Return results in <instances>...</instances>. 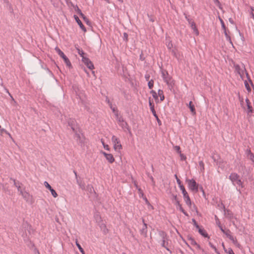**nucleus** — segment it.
<instances>
[{"label": "nucleus", "mask_w": 254, "mask_h": 254, "mask_svg": "<svg viewBox=\"0 0 254 254\" xmlns=\"http://www.w3.org/2000/svg\"><path fill=\"white\" fill-rule=\"evenodd\" d=\"M85 190L89 192L90 193H93L95 196H97V193L95 192L93 186L91 185L88 184L86 187L85 186Z\"/></svg>", "instance_id": "20"}, {"label": "nucleus", "mask_w": 254, "mask_h": 254, "mask_svg": "<svg viewBox=\"0 0 254 254\" xmlns=\"http://www.w3.org/2000/svg\"><path fill=\"white\" fill-rule=\"evenodd\" d=\"M159 234L160 236L162 238V240L167 239V235L165 232L163 231H160L159 232Z\"/></svg>", "instance_id": "30"}, {"label": "nucleus", "mask_w": 254, "mask_h": 254, "mask_svg": "<svg viewBox=\"0 0 254 254\" xmlns=\"http://www.w3.org/2000/svg\"><path fill=\"white\" fill-rule=\"evenodd\" d=\"M154 85V81L153 79H151L150 80L148 81V86L149 89H152Z\"/></svg>", "instance_id": "39"}, {"label": "nucleus", "mask_w": 254, "mask_h": 254, "mask_svg": "<svg viewBox=\"0 0 254 254\" xmlns=\"http://www.w3.org/2000/svg\"><path fill=\"white\" fill-rule=\"evenodd\" d=\"M112 141L114 144V148L116 151H119L122 149V145L121 144L120 140L115 135L112 137Z\"/></svg>", "instance_id": "4"}, {"label": "nucleus", "mask_w": 254, "mask_h": 254, "mask_svg": "<svg viewBox=\"0 0 254 254\" xmlns=\"http://www.w3.org/2000/svg\"><path fill=\"white\" fill-rule=\"evenodd\" d=\"M1 133H5L6 134H8L9 135H10V134L4 128H0Z\"/></svg>", "instance_id": "59"}, {"label": "nucleus", "mask_w": 254, "mask_h": 254, "mask_svg": "<svg viewBox=\"0 0 254 254\" xmlns=\"http://www.w3.org/2000/svg\"><path fill=\"white\" fill-rule=\"evenodd\" d=\"M76 245L78 248L79 251L82 254H85V252L83 250V249L81 247V245L78 243L77 240H76L75 242Z\"/></svg>", "instance_id": "31"}, {"label": "nucleus", "mask_w": 254, "mask_h": 254, "mask_svg": "<svg viewBox=\"0 0 254 254\" xmlns=\"http://www.w3.org/2000/svg\"><path fill=\"white\" fill-rule=\"evenodd\" d=\"M231 231L229 229H227L225 231V233H223L227 238H229V236H231Z\"/></svg>", "instance_id": "48"}, {"label": "nucleus", "mask_w": 254, "mask_h": 254, "mask_svg": "<svg viewBox=\"0 0 254 254\" xmlns=\"http://www.w3.org/2000/svg\"><path fill=\"white\" fill-rule=\"evenodd\" d=\"M83 20H84V22L86 23V24H87V25H89V26H90V25H91V22L90 21V20L88 19V18H87V17H86V18H84Z\"/></svg>", "instance_id": "51"}, {"label": "nucleus", "mask_w": 254, "mask_h": 254, "mask_svg": "<svg viewBox=\"0 0 254 254\" xmlns=\"http://www.w3.org/2000/svg\"><path fill=\"white\" fill-rule=\"evenodd\" d=\"M167 75L168 76V78L165 79L164 81L166 82L167 84L169 86L170 89L173 88L175 85V81L172 79V77L170 76L168 72H166Z\"/></svg>", "instance_id": "11"}, {"label": "nucleus", "mask_w": 254, "mask_h": 254, "mask_svg": "<svg viewBox=\"0 0 254 254\" xmlns=\"http://www.w3.org/2000/svg\"><path fill=\"white\" fill-rule=\"evenodd\" d=\"M139 59L141 61H143L145 60V58L144 57L142 52L139 56Z\"/></svg>", "instance_id": "56"}, {"label": "nucleus", "mask_w": 254, "mask_h": 254, "mask_svg": "<svg viewBox=\"0 0 254 254\" xmlns=\"http://www.w3.org/2000/svg\"><path fill=\"white\" fill-rule=\"evenodd\" d=\"M76 49L78 52V54L82 57V58H83V57H84L85 53L82 50L80 49L79 47H76Z\"/></svg>", "instance_id": "34"}, {"label": "nucleus", "mask_w": 254, "mask_h": 254, "mask_svg": "<svg viewBox=\"0 0 254 254\" xmlns=\"http://www.w3.org/2000/svg\"><path fill=\"white\" fill-rule=\"evenodd\" d=\"M79 15H80V16L83 19H84V18H86V17L83 14V13L81 12H79Z\"/></svg>", "instance_id": "64"}, {"label": "nucleus", "mask_w": 254, "mask_h": 254, "mask_svg": "<svg viewBox=\"0 0 254 254\" xmlns=\"http://www.w3.org/2000/svg\"><path fill=\"white\" fill-rule=\"evenodd\" d=\"M224 34H225V36L226 37V38L227 40H228L229 41H230V42L231 43H232V42H231V37L227 33V30L225 29V30H224Z\"/></svg>", "instance_id": "40"}, {"label": "nucleus", "mask_w": 254, "mask_h": 254, "mask_svg": "<svg viewBox=\"0 0 254 254\" xmlns=\"http://www.w3.org/2000/svg\"><path fill=\"white\" fill-rule=\"evenodd\" d=\"M219 20H220V23H221L222 29L224 30H225V29H226V26L225 25V23H224L223 20L221 18H220V17H219Z\"/></svg>", "instance_id": "45"}, {"label": "nucleus", "mask_w": 254, "mask_h": 254, "mask_svg": "<svg viewBox=\"0 0 254 254\" xmlns=\"http://www.w3.org/2000/svg\"><path fill=\"white\" fill-rule=\"evenodd\" d=\"M82 61L89 69L92 70L94 68L93 64L89 58L86 57H83Z\"/></svg>", "instance_id": "7"}, {"label": "nucleus", "mask_w": 254, "mask_h": 254, "mask_svg": "<svg viewBox=\"0 0 254 254\" xmlns=\"http://www.w3.org/2000/svg\"><path fill=\"white\" fill-rule=\"evenodd\" d=\"M226 253L228 254H235L233 250L230 248L228 249V251Z\"/></svg>", "instance_id": "55"}, {"label": "nucleus", "mask_w": 254, "mask_h": 254, "mask_svg": "<svg viewBox=\"0 0 254 254\" xmlns=\"http://www.w3.org/2000/svg\"><path fill=\"white\" fill-rule=\"evenodd\" d=\"M175 177L176 179L177 183L178 185H179L180 189L182 187H184L181 181L178 178V177L176 174L175 175Z\"/></svg>", "instance_id": "35"}, {"label": "nucleus", "mask_w": 254, "mask_h": 254, "mask_svg": "<svg viewBox=\"0 0 254 254\" xmlns=\"http://www.w3.org/2000/svg\"><path fill=\"white\" fill-rule=\"evenodd\" d=\"M174 148H175V150L179 153H181V148L179 146H175L174 147Z\"/></svg>", "instance_id": "52"}, {"label": "nucleus", "mask_w": 254, "mask_h": 254, "mask_svg": "<svg viewBox=\"0 0 254 254\" xmlns=\"http://www.w3.org/2000/svg\"><path fill=\"white\" fill-rule=\"evenodd\" d=\"M175 205L177 206V208L179 209L181 211H182L184 210V208L182 207V205L180 204L179 201H177L175 202Z\"/></svg>", "instance_id": "38"}, {"label": "nucleus", "mask_w": 254, "mask_h": 254, "mask_svg": "<svg viewBox=\"0 0 254 254\" xmlns=\"http://www.w3.org/2000/svg\"><path fill=\"white\" fill-rule=\"evenodd\" d=\"M209 245L211 248L214 250L216 253H217V254H220L219 252L217 251V249H216V247L214 246L211 242H209Z\"/></svg>", "instance_id": "41"}, {"label": "nucleus", "mask_w": 254, "mask_h": 254, "mask_svg": "<svg viewBox=\"0 0 254 254\" xmlns=\"http://www.w3.org/2000/svg\"><path fill=\"white\" fill-rule=\"evenodd\" d=\"M118 122L121 124L125 121L122 116L119 117L117 118Z\"/></svg>", "instance_id": "49"}, {"label": "nucleus", "mask_w": 254, "mask_h": 254, "mask_svg": "<svg viewBox=\"0 0 254 254\" xmlns=\"http://www.w3.org/2000/svg\"><path fill=\"white\" fill-rule=\"evenodd\" d=\"M145 78L146 81H149L150 75L148 74H145Z\"/></svg>", "instance_id": "63"}, {"label": "nucleus", "mask_w": 254, "mask_h": 254, "mask_svg": "<svg viewBox=\"0 0 254 254\" xmlns=\"http://www.w3.org/2000/svg\"><path fill=\"white\" fill-rule=\"evenodd\" d=\"M167 239L162 240V242L161 244V246L165 248L168 251L170 252V254L172 253L171 251L167 247L168 245V242H166Z\"/></svg>", "instance_id": "24"}, {"label": "nucleus", "mask_w": 254, "mask_h": 254, "mask_svg": "<svg viewBox=\"0 0 254 254\" xmlns=\"http://www.w3.org/2000/svg\"><path fill=\"white\" fill-rule=\"evenodd\" d=\"M55 50L58 55L63 59L66 66L69 68H71V64L68 58L64 55V54L58 47L55 48Z\"/></svg>", "instance_id": "3"}, {"label": "nucleus", "mask_w": 254, "mask_h": 254, "mask_svg": "<svg viewBox=\"0 0 254 254\" xmlns=\"http://www.w3.org/2000/svg\"><path fill=\"white\" fill-rule=\"evenodd\" d=\"M44 184L45 187L51 191V194L53 196V197H57L58 196V194L56 192V190L52 188V187L47 182H44Z\"/></svg>", "instance_id": "13"}, {"label": "nucleus", "mask_w": 254, "mask_h": 254, "mask_svg": "<svg viewBox=\"0 0 254 254\" xmlns=\"http://www.w3.org/2000/svg\"><path fill=\"white\" fill-rule=\"evenodd\" d=\"M240 175L236 173H232L229 176V179L231 181L232 184L236 186H238L241 188H244V182L240 179Z\"/></svg>", "instance_id": "1"}, {"label": "nucleus", "mask_w": 254, "mask_h": 254, "mask_svg": "<svg viewBox=\"0 0 254 254\" xmlns=\"http://www.w3.org/2000/svg\"><path fill=\"white\" fill-rule=\"evenodd\" d=\"M67 124L68 126L70 127L73 131H75V130H77V128L76 127V122L75 119H69L67 121Z\"/></svg>", "instance_id": "10"}, {"label": "nucleus", "mask_w": 254, "mask_h": 254, "mask_svg": "<svg viewBox=\"0 0 254 254\" xmlns=\"http://www.w3.org/2000/svg\"><path fill=\"white\" fill-rule=\"evenodd\" d=\"M153 115L154 116V117L155 118V119H156L157 121V123L158 124V125L159 126H161L162 123H161V121H160V120L158 118V115H157L156 113V111L155 110V109L153 110H151V111Z\"/></svg>", "instance_id": "25"}, {"label": "nucleus", "mask_w": 254, "mask_h": 254, "mask_svg": "<svg viewBox=\"0 0 254 254\" xmlns=\"http://www.w3.org/2000/svg\"><path fill=\"white\" fill-rule=\"evenodd\" d=\"M172 196L173 197V199L175 201V202H176L177 201H179L177 195L173 194Z\"/></svg>", "instance_id": "62"}, {"label": "nucleus", "mask_w": 254, "mask_h": 254, "mask_svg": "<svg viewBox=\"0 0 254 254\" xmlns=\"http://www.w3.org/2000/svg\"><path fill=\"white\" fill-rule=\"evenodd\" d=\"M120 126L122 127L123 129H126L130 135H132L130 127H129V126H128V124L127 123V122L124 121V122L120 124Z\"/></svg>", "instance_id": "17"}, {"label": "nucleus", "mask_w": 254, "mask_h": 254, "mask_svg": "<svg viewBox=\"0 0 254 254\" xmlns=\"http://www.w3.org/2000/svg\"><path fill=\"white\" fill-rule=\"evenodd\" d=\"M100 227L101 229L103 231V233L104 234H106L108 232V230L106 226L104 224H101L100 226Z\"/></svg>", "instance_id": "27"}, {"label": "nucleus", "mask_w": 254, "mask_h": 254, "mask_svg": "<svg viewBox=\"0 0 254 254\" xmlns=\"http://www.w3.org/2000/svg\"><path fill=\"white\" fill-rule=\"evenodd\" d=\"M148 15V17H149V21H151V22H154V18L152 17L151 16L149 15V14H147Z\"/></svg>", "instance_id": "61"}, {"label": "nucleus", "mask_w": 254, "mask_h": 254, "mask_svg": "<svg viewBox=\"0 0 254 254\" xmlns=\"http://www.w3.org/2000/svg\"><path fill=\"white\" fill-rule=\"evenodd\" d=\"M198 233L202 236L204 238H209V237L206 232V231L202 227V226L200 227L197 229Z\"/></svg>", "instance_id": "21"}, {"label": "nucleus", "mask_w": 254, "mask_h": 254, "mask_svg": "<svg viewBox=\"0 0 254 254\" xmlns=\"http://www.w3.org/2000/svg\"><path fill=\"white\" fill-rule=\"evenodd\" d=\"M235 70L240 75L243 73V70L241 68V67L238 64L234 65Z\"/></svg>", "instance_id": "26"}, {"label": "nucleus", "mask_w": 254, "mask_h": 254, "mask_svg": "<svg viewBox=\"0 0 254 254\" xmlns=\"http://www.w3.org/2000/svg\"><path fill=\"white\" fill-rule=\"evenodd\" d=\"M186 181L188 183V188L191 191L195 193L198 191L199 184L194 179L187 178Z\"/></svg>", "instance_id": "2"}, {"label": "nucleus", "mask_w": 254, "mask_h": 254, "mask_svg": "<svg viewBox=\"0 0 254 254\" xmlns=\"http://www.w3.org/2000/svg\"><path fill=\"white\" fill-rule=\"evenodd\" d=\"M247 153L248 157L254 162V154L251 152L250 149L247 150Z\"/></svg>", "instance_id": "23"}, {"label": "nucleus", "mask_w": 254, "mask_h": 254, "mask_svg": "<svg viewBox=\"0 0 254 254\" xmlns=\"http://www.w3.org/2000/svg\"><path fill=\"white\" fill-rule=\"evenodd\" d=\"M127 38H128V34L127 33L125 32L124 33L123 40L127 42L128 40Z\"/></svg>", "instance_id": "53"}, {"label": "nucleus", "mask_w": 254, "mask_h": 254, "mask_svg": "<svg viewBox=\"0 0 254 254\" xmlns=\"http://www.w3.org/2000/svg\"><path fill=\"white\" fill-rule=\"evenodd\" d=\"M142 222L143 224V228L140 230V234L144 236L145 237H147V224L145 223L144 219L142 218Z\"/></svg>", "instance_id": "19"}, {"label": "nucleus", "mask_w": 254, "mask_h": 254, "mask_svg": "<svg viewBox=\"0 0 254 254\" xmlns=\"http://www.w3.org/2000/svg\"><path fill=\"white\" fill-rule=\"evenodd\" d=\"M103 147H104V149H105L107 150H110L109 146L107 144H103Z\"/></svg>", "instance_id": "60"}, {"label": "nucleus", "mask_w": 254, "mask_h": 254, "mask_svg": "<svg viewBox=\"0 0 254 254\" xmlns=\"http://www.w3.org/2000/svg\"><path fill=\"white\" fill-rule=\"evenodd\" d=\"M180 190L182 191L186 204L188 205L189 206H190L191 205V200L187 191L185 189V187H182L181 188H180Z\"/></svg>", "instance_id": "5"}, {"label": "nucleus", "mask_w": 254, "mask_h": 254, "mask_svg": "<svg viewBox=\"0 0 254 254\" xmlns=\"http://www.w3.org/2000/svg\"><path fill=\"white\" fill-rule=\"evenodd\" d=\"M215 217L217 218V219L218 220V222H217V225L219 227V228H220V229L221 230V231L223 232V233H225V230L223 229V227L221 226V223H220V222L218 219V218L217 217V216L216 215H215Z\"/></svg>", "instance_id": "36"}, {"label": "nucleus", "mask_w": 254, "mask_h": 254, "mask_svg": "<svg viewBox=\"0 0 254 254\" xmlns=\"http://www.w3.org/2000/svg\"><path fill=\"white\" fill-rule=\"evenodd\" d=\"M223 205V208L224 211V215L227 218L231 219L233 218V213L229 209H226L224 205Z\"/></svg>", "instance_id": "16"}, {"label": "nucleus", "mask_w": 254, "mask_h": 254, "mask_svg": "<svg viewBox=\"0 0 254 254\" xmlns=\"http://www.w3.org/2000/svg\"><path fill=\"white\" fill-rule=\"evenodd\" d=\"M245 86L248 92L251 91V88L247 81H245Z\"/></svg>", "instance_id": "43"}, {"label": "nucleus", "mask_w": 254, "mask_h": 254, "mask_svg": "<svg viewBox=\"0 0 254 254\" xmlns=\"http://www.w3.org/2000/svg\"><path fill=\"white\" fill-rule=\"evenodd\" d=\"M192 222L193 223V225L196 227L197 229L200 227L199 226V225L197 224L196 220L194 218L192 219Z\"/></svg>", "instance_id": "47"}, {"label": "nucleus", "mask_w": 254, "mask_h": 254, "mask_svg": "<svg viewBox=\"0 0 254 254\" xmlns=\"http://www.w3.org/2000/svg\"><path fill=\"white\" fill-rule=\"evenodd\" d=\"M149 105L151 111L155 109L154 104L153 103L152 99H151V97L149 98Z\"/></svg>", "instance_id": "33"}, {"label": "nucleus", "mask_w": 254, "mask_h": 254, "mask_svg": "<svg viewBox=\"0 0 254 254\" xmlns=\"http://www.w3.org/2000/svg\"><path fill=\"white\" fill-rule=\"evenodd\" d=\"M158 95L160 96L161 101H162L165 99V96L163 94V91L162 90L159 89L158 90Z\"/></svg>", "instance_id": "28"}, {"label": "nucleus", "mask_w": 254, "mask_h": 254, "mask_svg": "<svg viewBox=\"0 0 254 254\" xmlns=\"http://www.w3.org/2000/svg\"><path fill=\"white\" fill-rule=\"evenodd\" d=\"M199 165L200 167L201 171H203L204 170V164L202 161H200L199 162Z\"/></svg>", "instance_id": "44"}, {"label": "nucleus", "mask_w": 254, "mask_h": 254, "mask_svg": "<svg viewBox=\"0 0 254 254\" xmlns=\"http://www.w3.org/2000/svg\"><path fill=\"white\" fill-rule=\"evenodd\" d=\"M246 102L247 104V113L248 114H252L254 113V111L253 108V107L251 106V103L250 100L248 98L246 99Z\"/></svg>", "instance_id": "15"}, {"label": "nucleus", "mask_w": 254, "mask_h": 254, "mask_svg": "<svg viewBox=\"0 0 254 254\" xmlns=\"http://www.w3.org/2000/svg\"><path fill=\"white\" fill-rule=\"evenodd\" d=\"M214 1V2L216 4V5L218 6V7L220 8V9H222V7H221V3L220 2V1L218 0H213Z\"/></svg>", "instance_id": "46"}, {"label": "nucleus", "mask_w": 254, "mask_h": 254, "mask_svg": "<svg viewBox=\"0 0 254 254\" xmlns=\"http://www.w3.org/2000/svg\"><path fill=\"white\" fill-rule=\"evenodd\" d=\"M231 241H232L233 243L235 245H239L236 238H234L232 235L229 236L228 238Z\"/></svg>", "instance_id": "32"}, {"label": "nucleus", "mask_w": 254, "mask_h": 254, "mask_svg": "<svg viewBox=\"0 0 254 254\" xmlns=\"http://www.w3.org/2000/svg\"><path fill=\"white\" fill-rule=\"evenodd\" d=\"M166 72H168V71L166 70H164V71H162V73H161L162 77L163 78V80L164 81L165 80V79H166V78H168V76L167 75Z\"/></svg>", "instance_id": "42"}, {"label": "nucleus", "mask_w": 254, "mask_h": 254, "mask_svg": "<svg viewBox=\"0 0 254 254\" xmlns=\"http://www.w3.org/2000/svg\"><path fill=\"white\" fill-rule=\"evenodd\" d=\"M188 240L190 241V244L192 245H197L196 242L194 240V239L190 236H188Z\"/></svg>", "instance_id": "37"}, {"label": "nucleus", "mask_w": 254, "mask_h": 254, "mask_svg": "<svg viewBox=\"0 0 254 254\" xmlns=\"http://www.w3.org/2000/svg\"><path fill=\"white\" fill-rule=\"evenodd\" d=\"M150 93L152 94L153 97L154 98V99L155 100L156 102H157L158 101V93H157L156 92V91H155L154 90H152L151 91H150Z\"/></svg>", "instance_id": "29"}, {"label": "nucleus", "mask_w": 254, "mask_h": 254, "mask_svg": "<svg viewBox=\"0 0 254 254\" xmlns=\"http://www.w3.org/2000/svg\"><path fill=\"white\" fill-rule=\"evenodd\" d=\"M185 15V18L188 21L190 25L191 28L193 29V31L196 33V35H198L199 32L196 27L195 23L194 21H192L191 19H190L187 15Z\"/></svg>", "instance_id": "9"}, {"label": "nucleus", "mask_w": 254, "mask_h": 254, "mask_svg": "<svg viewBox=\"0 0 254 254\" xmlns=\"http://www.w3.org/2000/svg\"><path fill=\"white\" fill-rule=\"evenodd\" d=\"M73 17H74V18L75 20L76 21V22L77 23L78 25L79 26L80 28L84 32H86V29L85 27L84 26V25L82 24L81 21L79 19L78 17L76 15H74Z\"/></svg>", "instance_id": "18"}, {"label": "nucleus", "mask_w": 254, "mask_h": 254, "mask_svg": "<svg viewBox=\"0 0 254 254\" xmlns=\"http://www.w3.org/2000/svg\"><path fill=\"white\" fill-rule=\"evenodd\" d=\"M167 47L168 49H171L173 47V44H172V42H169L167 44Z\"/></svg>", "instance_id": "57"}, {"label": "nucleus", "mask_w": 254, "mask_h": 254, "mask_svg": "<svg viewBox=\"0 0 254 254\" xmlns=\"http://www.w3.org/2000/svg\"><path fill=\"white\" fill-rule=\"evenodd\" d=\"M74 9L78 14H79V12H82L81 10L79 8V7H78V6L77 5H75Z\"/></svg>", "instance_id": "54"}, {"label": "nucleus", "mask_w": 254, "mask_h": 254, "mask_svg": "<svg viewBox=\"0 0 254 254\" xmlns=\"http://www.w3.org/2000/svg\"><path fill=\"white\" fill-rule=\"evenodd\" d=\"M188 107L190 108V112H191V114L193 115H194L196 114L195 112V109L194 105H193L192 101H190L188 105H187Z\"/></svg>", "instance_id": "22"}, {"label": "nucleus", "mask_w": 254, "mask_h": 254, "mask_svg": "<svg viewBox=\"0 0 254 254\" xmlns=\"http://www.w3.org/2000/svg\"><path fill=\"white\" fill-rule=\"evenodd\" d=\"M73 173L75 176L76 183L78 184L79 188H80L82 190H85V184L83 180V179L77 175V172L75 171L74 170Z\"/></svg>", "instance_id": "6"}, {"label": "nucleus", "mask_w": 254, "mask_h": 254, "mask_svg": "<svg viewBox=\"0 0 254 254\" xmlns=\"http://www.w3.org/2000/svg\"><path fill=\"white\" fill-rule=\"evenodd\" d=\"M101 153L110 163H112L115 161V159L112 154H108L104 151H102Z\"/></svg>", "instance_id": "14"}, {"label": "nucleus", "mask_w": 254, "mask_h": 254, "mask_svg": "<svg viewBox=\"0 0 254 254\" xmlns=\"http://www.w3.org/2000/svg\"><path fill=\"white\" fill-rule=\"evenodd\" d=\"M73 132L75 133L74 135V138L77 141L78 144H80L81 145H82L84 142L83 137H81L80 133L78 132V131L77 130Z\"/></svg>", "instance_id": "12"}, {"label": "nucleus", "mask_w": 254, "mask_h": 254, "mask_svg": "<svg viewBox=\"0 0 254 254\" xmlns=\"http://www.w3.org/2000/svg\"><path fill=\"white\" fill-rule=\"evenodd\" d=\"M180 154V157L181 160H185L187 159L186 156L184 155L183 154H182L181 153Z\"/></svg>", "instance_id": "58"}, {"label": "nucleus", "mask_w": 254, "mask_h": 254, "mask_svg": "<svg viewBox=\"0 0 254 254\" xmlns=\"http://www.w3.org/2000/svg\"><path fill=\"white\" fill-rule=\"evenodd\" d=\"M21 194L23 198L27 202L30 203L33 202L32 196L26 191H21Z\"/></svg>", "instance_id": "8"}, {"label": "nucleus", "mask_w": 254, "mask_h": 254, "mask_svg": "<svg viewBox=\"0 0 254 254\" xmlns=\"http://www.w3.org/2000/svg\"><path fill=\"white\" fill-rule=\"evenodd\" d=\"M11 180L13 181L14 185L16 187H17L18 185L21 184L19 181L16 182V180L14 179L11 178Z\"/></svg>", "instance_id": "50"}]
</instances>
